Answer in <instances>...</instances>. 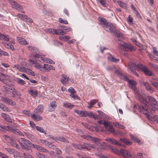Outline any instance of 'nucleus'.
Instances as JSON below:
<instances>
[{
    "label": "nucleus",
    "mask_w": 158,
    "mask_h": 158,
    "mask_svg": "<svg viewBox=\"0 0 158 158\" xmlns=\"http://www.w3.org/2000/svg\"><path fill=\"white\" fill-rule=\"evenodd\" d=\"M135 95L137 99L140 102L141 106L135 105L134 107H136L140 112L144 114L148 118L150 115L148 113L155 111L156 107L152 105L149 107L147 104L152 103L154 105L158 106V102L153 97L151 96L144 97L137 91L135 92Z\"/></svg>",
    "instance_id": "nucleus-1"
},
{
    "label": "nucleus",
    "mask_w": 158,
    "mask_h": 158,
    "mask_svg": "<svg viewBox=\"0 0 158 158\" xmlns=\"http://www.w3.org/2000/svg\"><path fill=\"white\" fill-rule=\"evenodd\" d=\"M57 28L58 29H50V34L59 35H63L65 34L67 32L71 31L72 30V29L71 27L63 25L59 26Z\"/></svg>",
    "instance_id": "nucleus-2"
},
{
    "label": "nucleus",
    "mask_w": 158,
    "mask_h": 158,
    "mask_svg": "<svg viewBox=\"0 0 158 158\" xmlns=\"http://www.w3.org/2000/svg\"><path fill=\"white\" fill-rule=\"evenodd\" d=\"M116 40L118 44V48L121 50L127 52H130L133 50H135L131 44L125 43L119 39H118Z\"/></svg>",
    "instance_id": "nucleus-3"
},
{
    "label": "nucleus",
    "mask_w": 158,
    "mask_h": 158,
    "mask_svg": "<svg viewBox=\"0 0 158 158\" xmlns=\"http://www.w3.org/2000/svg\"><path fill=\"white\" fill-rule=\"evenodd\" d=\"M98 20L99 22V24L102 26L107 31H112L114 26L112 24L109 23L106 19L101 17H98Z\"/></svg>",
    "instance_id": "nucleus-4"
},
{
    "label": "nucleus",
    "mask_w": 158,
    "mask_h": 158,
    "mask_svg": "<svg viewBox=\"0 0 158 158\" xmlns=\"http://www.w3.org/2000/svg\"><path fill=\"white\" fill-rule=\"evenodd\" d=\"M62 152L56 146L50 143V155L53 158H57V156L61 154Z\"/></svg>",
    "instance_id": "nucleus-5"
},
{
    "label": "nucleus",
    "mask_w": 158,
    "mask_h": 158,
    "mask_svg": "<svg viewBox=\"0 0 158 158\" xmlns=\"http://www.w3.org/2000/svg\"><path fill=\"white\" fill-rule=\"evenodd\" d=\"M21 140L22 142H23V143H20L22 148L29 152H32L31 148V143L30 141L24 138H21Z\"/></svg>",
    "instance_id": "nucleus-6"
},
{
    "label": "nucleus",
    "mask_w": 158,
    "mask_h": 158,
    "mask_svg": "<svg viewBox=\"0 0 158 158\" xmlns=\"http://www.w3.org/2000/svg\"><path fill=\"white\" fill-rule=\"evenodd\" d=\"M128 70L129 72H131L132 70L140 69L139 66L142 65L141 64H136L133 62L129 61L128 62Z\"/></svg>",
    "instance_id": "nucleus-7"
},
{
    "label": "nucleus",
    "mask_w": 158,
    "mask_h": 158,
    "mask_svg": "<svg viewBox=\"0 0 158 158\" xmlns=\"http://www.w3.org/2000/svg\"><path fill=\"white\" fill-rule=\"evenodd\" d=\"M139 67L140 69H141L145 74L149 76H152L153 75V73L152 72L150 71L143 64L140 65Z\"/></svg>",
    "instance_id": "nucleus-8"
},
{
    "label": "nucleus",
    "mask_w": 158,
    "mask_h": 158,
    "mask_svg": "<svg viewBox=\"0 0 158 158\" xmlns=\"http://www.w3.org/2000/svg\"><path fill=\"white\" fill-rule=\"evenodd\" d=\"M56 140L59 141L63 142H65L66 143H69V142L66 139L62 136L57 137H54V136L52 135H50V141L54 142Z\"/></svg>",
    "instance_id": "nucleus-9"
},
{
    "label": "nucleus",
    "mask_w": 158,
    "mask_h": 158,
    "mask_svg": "<svg viewBox=\"0 0 158 158\" xmlns=\"http://www.w3.org/2000/svg\"><path fill=\"white\" fill-rule=\"evenodd\" d=\"M119 155H121L125 158H132V156L130 153L129 152L126 150L120 149Z\"/></svg>",
    "instance_id": "nucleus-10"
},
{
    "label": "nucleus",
    "mask_w": 158,
    "mask_h": 158,
    "mask_svg": "<svg viewBox=\"0 0 158 158\" xmlns=\"http://www.w3.org/2000/svg\"><path fill=\"white\" fill-rule=\"evenodd\" d=\"M115 27L113 26V29L112 30V31H110L109 32H110V33H113L114 35H115L116 36L119 38H116L115 40H117L118 39H120V38H123V34L119 32L117 30H115L114 29Z\"/></svg>",
    "instance_id": "nucleus-11"
},
{
    "label": "nucleus",
    "mask_w": 158,
    "mask_h": 158,
    "mask_svg": "<svg viewBox=\"0 0 158 158\" xmlns=\"http://www.w3.org/2000/svg\"><path fill=\"white\" fill-rule=\"evenodd\" d=\"M81 147L82 148L81 150H87L89 151L91 148H94V147L90 143H83V144H81Z\"/></svg>",
    "instance_id": "nucleus-12"
},
{
    "label": "nucleus",
    "mask_w": 158,
    "mask_h": 158,
    "mask_svg": "<svg viewBox=\"0 0 158 158\" xmlns=\"http://www.w3.org/2000/svg\"><path fill=\"white\" fill-rule=\"evenodd\" d=\"M1 99L2 101L8 105L10 104L14 106H15L16 105L15 103V102L14 103L12 100L8 98L2 97L1 98Z\"/></svg>",
    "instance_id": "nucleus-13"
},
{
    "label": "nucleus",
    "mask_w": 158,
    "mask_h": 158,
    "mask_svg": "<svg viewBox=\"0 0 158 158\" xmlns=\"http://www.w3.org/2000/svg\"><path fill=\"white\" fill-rule=\"evenodd\" d=\"M3 88L6 89L5 90L3 91V92L6 93V91L10 92L12 93L13 97L14 98L15 97V95L14 94V90H15V89L13 87L10 88L6 85L3 86Z\"/></svg>",
    "instance_id": "nucleus-14"
},
{
    "label": "nucleus",
    "mask_w": 158,
    "mask_h": 158,
    "mask_svg": "<svg viewBox=\"0 0 158 158\" xmlns=\"http://www.w3.org/2000/svg\"><path fill=\"white\" fill-rule=\"evenodd\" d=\"M62 78L60 80L61 83L64 85H66L69 80V77L67 75L62 74L61 75Z\"/></svg>",
    "instance_id": "nucleus-15"
},
{
    "label": "nucleus",
    "mask_w": 158,
    "mask_h": 158,
    "mask_svg": "<svg viewBox=\"0 0 158 158\" xmlns=\"http://www.w3.org/2000/svg\"><path fill=\"white\" fill-rule=\"evenodd\" d=\"M128 83L129 87L134 90V91H135L137 89L136 87V82L132 80H131L129 81H128Z\"/></svg>",
    "instance_id": "nucleus-16"
},
{
    "label": "nucleus",
    "mask_w": 158,
    "mask_h": 158,
    "mask_svg": "<svg viewBox=\"0 0 158 158\" xmlns=\"http://www.w3.org/2000/svg\"><path fill=\"white\" fill-rule=\"evenodd\" d=\"M43 111V106L41 105H39L35 109L34 112L38 114H41Z\"/></svg>",
    "instance_id": "nucleus-17"
},
{
    "label": "nucleus",
    "mask_w": 158,
    "mask_h": 158,
    "mask_svg": "<svg viewBox=\"0 0 158 158\" xmlns=\"http://www.w3.org/2000/svg\"><path fill=\"white\" fill-rule=\"evenodd\" d=\"M1 116L6 121L10 123L12 122V119L8 114L5 113H2Z\"/></svg>",
    "instance_id": "nucleus-18"
},
{
    "label": "nucleus",
    "mask_w": 158,
    "mask_h": 158,
    "mask_svg": "<svg viewBox=\"0 0 158 158\" xmlns=\"http://www.w3.org/2000/svg\"><path fill=\"white\" fill-rule=\"evenodd\" d=\"M150 82L153 86L158 89V80L156 79L152 78L150 80Z\"/></svg>",
    "instance_id": "nucleus-19"
},
{
    "label": "nucleus",
    "mask_w": 158,
    "mask_h": 158,
    "mask_svg": "<svg viewBox=\"0 0 158 158\" xmlns=\"http://www.w3.org/2000/svg\"><path fill=\"white\" fill-rule=\"evenodd\" d=\"M143 85L145 87L146 89L148 91L151 92L153 91V88H152L147 82L143 83Z\"/></svg>",
    "instance_id": "nucleus-20"
},
{
    "label": "nucleus",
    "mask_w": 158,
    "mask_h": 158,
    "mask_svg": "<svg viewBox=\"0 0 158 158\" xmlns=\"http://www.w3.org/2000/svg\"><path fill=\"white\" fill-rule=\"evenodd\" d=\"M22 69H23L22 71H24L29 75L32 76H34L35 75L34 73L32 71L29 69L25 68L24 67V68H22Z\"/></svg>",
    "instance_id": "nucleus-21"
},
{
    "label": "nucleus",
    "mask_w": 158,
    "mask_h": 158,
    "mask_svg": "<svg viewBox=\"0 0 158 158\" xmlns=\"http://www.w3.org/2000/svg\"><path fill=\"white\" fill-rule=\"evenodd\" d=\"M56 104V102L54 101H53L50 103V111H53L55 110L57 106Z\"/></svg>",
    "instance_id": "nucleus-22"
},
{
    "label": "nucleus",
    "mask_w": 158,
    "mask_h": 158,
    "mask_svg": "<svg viewBox=\"0 0 158 158\" xmlns=\"http://www.w3.org/2000/svg\"><path fill=\"white\" fill-rule=\"evenodd\" d=\"M31 117L33 119L37 121H39L42 119V117L37 114H32Z\"/></svg>",
    "instance_id": "nucleus-23"
},
{
    "label": "nucleus",
    "mask_w": 158,
    "mask_h": 158,
    "mask_svg": "<svg viewBox=\"0 0 158 158\" xmlns=\"http://www.w3.org/2000/svg\"><path fill=\"white\" fill-rule=\"evenodd\" d=\"M131 139L134 141L135 142L139 143V144H140L142 143L141 142L140 139H139L136 136H134L132 135H131Z\"/></svg>",
    "instance_id": "nucleus-24"
},
{
    "label": "nucleus",
    "mask_w": 158,
    "mask_h": 158,
    "mask_svg": "<svg viewBox=\"0 0 158 158\" xmlns=\"http://www.w3.org/2000/svg\"><path fill=\"white\" fill-rule=\"evenodd\" d=\"M27 48H29V50L32 51V52L37 53V52H40L37 48L34 47H32L31 46H28Z\"/></svg>",
    "instance_id": "nucleus-25"
},
{
    "label": "nucleus",
    "mask_w": 158,
    "mask_h": 158,
    "mask_svg": "<svg viewBox=\"0 0 158 158\" xmlns=\"http://www.w3.org/2000/svg\"><path fill=\"white\" fill-rule=\"evenodd\" d=\"M97 102V100L96 99L90 100L89 105L88 107V108L89 109L91 108L93 106V105L95 104Z\"/></svg>",
    "instance_id": "nucleus-26"
},
{
    "label": "nucleus",
    "mask_w": 158,
    "mask_h": 158,
    "mask_svg": "<svg viewBox=\"0 0 158 158\" xmlns=\"http://www.w3.org/2000/svg\"><path fill=\"white\" fill-rule=\"evenodd\" d=\"M117 2L118 5L122 8L125 9L127 8V5L124 2L121 1H118Z\"/></svg>",
    "instance_id": "nucleus-27"
},
{
    "label": "nucleus",
    "mask_w": 158,
    "mask_h": 158,
    "mask_svg": "<svg viewBox=\"0 0 158 158\" xmlns=\"http://www.w3.org/2000/svg\"><path fill=\"white\" fill-rule=\"evenodd\" d=\"M28 93L33 97H36L37 95V91H34L32 90H28Z\"/></svg>",
    "instance_id": "nucleus-28"
},
{
    "label": "nucleus",
    "mask_w": 158,
    "mask_h": 158,
    "mask_svg": "<svg viewBox=\"0 0 158 158\" xmlns=\"http://www.w3.org/2000/svg\"><path fill=\"white\" fill-rule=\"evenodd\" d=\"M0 39L1 40H4L6 41H8L9 40V38L8 35H6L4 34L2 35L0 33Z\"/></svg>",
    "instance_id": "nucleus-29"
},
{
    "label": "nucleus",
    "mask_w": 158,
    "mask_h": 158,
    "mask_svg": "<svg viewBox=\"0 0 158 158\" xmlns=\"http://www.w3.org/2000/svg\"><path fill=\"white\" fill-rule=\"evenodd\" d=\"M98 2L100 3L104 7H106L107 6L106 0H97Z\"/></svg>",
    "instance_id": "nucleus-30"
},
{
    "label": "nucleus",
    "mask_w": 158,
    "mask_h": 158,
    "mask_svg": "<svg viewBox=\"0 0 158 158\" xmlns=\"http://www.w3.org/2000/svg\"><path fill=\"white\" fill-rule=\"evenodd\" d=\"M35 127L36 130L38 131L41 133H44L45 134H46V132L43 128L38 126H35Z\"/></svg>",
    "instance_id": "nucleus-31"
},
{
    "label": "nucleus",
    "mask_w": 158,
    "mask_h": 158,
    "mask_svg": "<svg viewBox=\"0 0 158 158\" xmlns=\"http://www.w3.org/2000/svg\"><path fill=\"white\" fill-rule=\"evenodd\" d=\"M120 140L121 142L128 145H131L132 144V142H130L128 139H120Z\"/></svg>",
    "instance_id": "nucleus-32"
},
{
    "label": "nucleus",
    "mask_w": 158,
    "mask_h": 158,
    "mask_svg": "<svg viewBox=\"0 0 158 158\" xmlns=\"http://www.w3.org/2000/svg\"><path fill=\"white\" fill-rule=\"evenodd\" d=\"M108 59L109 60L115 63L119 61V59H118L115 58L113 56L108 57Z\"/></svg>",
    "instance_id": "nucleus-33"
},
{
    "label": "nucleus",
    "mask_w": 158,
    "mask_h": 158,
    "mask_svg": "<svg viewBox=\"0 0 158 158\" xmlns=\"http://www.w3.org/2000/svg\"><path fill=\"white\" fill-rule=\"evenodd\" d=\"M59 38L61 40L67 41L68 40L70 39V37L69 36H60L59 37Z\"/></svg>",
    "instance_id": "nucleus-34"
},
{
    "label": "nucleus",
    "mask_w": 158,
    "mask_h": 158,
    "mask_svg": "<svg viewBox=\"0 0 158 158\" xmlns=\"http://www.w3.org/2000/svg\"><path fill=\"white\" fill-rule=\"evenodd\" d=\"M18 41L21 44L26 45L28 44V42L24 38H21Z\"/></svg>",
    "instance_id": "nucleus-35"
},
{
    "label": "nucleus",
    "mask_w": 158,
    "mask_h": 158,
    "mask_svg": "<svg viewBox=\"0 0 158 158\" xmlns=\"http://www.w3.org/2000/svg\"><path fill=\"white\" fill-rule=\"evenodd\" d=\"M16 81L18 84H21V85H24L26 84V82L23 79H20L19 78H17Z\"/></svg>",
    "instance_id": "nucleus-36"
},
{
    "label": "nucleus",
    "mask_w": 158,
    "mask_h": 158,
    "mask_svg": "<svg viewBox=\"0 0 158 158\" xmlns=\"http://www.w3.org/2000/svg\"><path fill=\"white\" fill-rule=\"evenodd\" d=\"M10 143L13 146L16 147L18 149L19 148V146L16 143L14 139H13L12 140H11Z\"/></svg>",
    "instance_id": "nucleus-37"
},
{
    "label": "nucleus",
    "mask_w": 158,
    "mask_h": 158,
    "mask_svg": "<svg viewBox=\"0 0 158 158\" xmlns=\"http://www.w3.org/2000/svg\"><path fill=\"white\" fill-rule=\"evenodd\" d=\"M63 105L65 107L68 108L70 109H72L74 106V105L71 104L69 103H67L65 102L64 103Z\"/></svg>",
    "instance_id": "nucleus-38"
},
{
    "label": "nucleus",
    "mask_w": 158,
    "mask_h": 158,
    "mask_svg": "<svg viewBox=\"0 0 158 158\" xmlns=\"http://www.w3.org/2000/svg\"><path fill=\"white\" fill-rule=\"evenodd\" d=\"M42 69L44 71H48L49 70V65L48 64H44L42 67Z\"/></svg>",
    "instance_id": "nucleus-39"
},
{
    "label": "nucleus",
    "mask_w": 158,
    "mask_h": 158,
    "mask_svg": "<svg viewBox=\"0 0 158 158\" xmlns=\"http://www.w3.org/2000/svg\"><path fill=\"white\" fill-rule=\"evenodd\" d=\"M127 20V22L129 24L131 25L133 24V19L132 17H131L130 15L128 16V19Z\"/></svg>",
    "instance_id": "nucleus-40"
},
{
    "label": "nucleus",
    "mask_w": 158,
    "mask_h": 158,
    "mask_svg": "<svg viewBox=\"0 0 158 158\" xmlns=\"http://www.w3.org/2000/svg\"><path fill=\"white\" fill-rule=\"evenodd\" d=\"M0 108L4 111H7L9 112L10 111L8 107H6L5 105L1 103H0Z\"/></svg>",
    "instance_id": "nucleus-41"
},
{
    "label": "nucleus",
    "mask_w": 158,
    "mask_h": 158,
    "mask_svg": "<svg viewBox=\"0 0 158 158\" xmlns=\"http://www.w3.org/2000/svg\"><path fill=\"white\" fill-rule=\"evenodd\" d=\"M107 130L110 132L114 133L115 132V129L113 127L112 125H110L107 128Z\"/></svg>",
    "instance_id": "nucleus-42"
},
{
    "label": "nucleus",
    "mask_w": 158,
    "mask_h": 158,
    "mask_svg": "<svg viewBox=\"0 0 158 158\" xmlns=\"http://www.w3.org/2000/svg\"><path fill=\"white\" fill-rule=\"evenodd\" d=\"M81 144L73 143L72 146L76 149H79L81 150Z\"/></svg>",
    "instance_id": "nucleus-43"
},
{
    "label": "nucleus",
    "mask_w": 158,
    "mask_h": 158,
    "mask_svg": "<svg viewBox=\"0 0 158 158\" xmlns=\"http://www.w3.org/2000/svg\"><path fill=\"white\" fill-rule=\"evenodd\" d=\"M36 149L39 151H42L44 152H47L46 149L40 145H38Z\"/></svg>",
    "instance_id": "nucleus-44"
},
{
    "label": "nucleus",
    "mask_w": 158,
    "mask_h": 158,
    "mask_svg": "<svg viewBox=\"0 0 158 158\" xmlns=\"http://www.w3.org/2000/svg\"><path fill=\"white\" fill-rule=\"evenodd\" d=\"M23 19L29 23H32L33 22V21L32 19L28 17L27 15H25L24 16V18Z\"/></svg>",
    "instance_id": "nucleus-45"
},
{
    "label": "nucleus",
    "mask_w": 158,
    "mask_h": 158,
    "mask_svg": "<svg viewBox=\"0 0 158 158\" xmlns=\"http://www.w3.org/2000/svg\"><path fill=\"white\" fill-rule=\"evenodd\" d=\"M149 65L156 72H158V66L157 65L152 64L149 63Z\"/></svg>",
    "instance_id": "nucleus-46"
},
{
    "label": "nucleus",
    "mask_w": 158,
    "mask_h": 158,
    "mask_svg": "<svg viewBox=\"0 0 158 158\" xmlns=\"http://www.w3.org/2000/svg\"><path fill=\"white\" fill-rule=\"evenodd\" d=\"M36 156L39 158H48L47 156L40 152L36 153Z\"/></svg>",
    "instance_id": "nucleus-47"
},
{
    "label": "nucleus",
    "mask_w": 158,
    "mask_h": 158,
    "mask_svg": "<svg viewBox=\"0 0 158 158\" xmlns=\"http://www.w3.org/2000/svg\"><path fill=\"white\" fill-rule=\"evenodd\" d=\"M0 131L3 133H6L7 131L6 126L0 125Z\"/></svg>",
    "instance_id": "nucleus-48"
},
{
    "label": "nucleus",
    "mask_w": 158,
    "mask_h": 158,
    "mask_svg": "<svg viewBox=\"0 0 158 158\" xmlns=\"http://www.w3.org/2000/svg\"><path fill=\"white\" fill-rule=\"evenodd\" d=\"M2 55L4 56H8L9 55V54L7 52L3 51L0 48V57H1Z\"/></svg>",
    "instance_id": "nucleus-49"
},
{
    "label": "nucleus",
    "mask_w": 158,
    "mask_h": 158,
    "mask_svg": "<svg viewBox=\"0 0 158 158\" xmlns=\"http://www.w3.org/2000/svg\"><path fill=\"white\" fill-rule=\"evenodd\" d=\"M25 135L29 139H33L34 136L32 134L27 132H24Z\"/></svg>",
    "instance_id": "nucleus-50"
},
{
    "label": "nucleus",
    "mask_w": 158,
    "mask_h": 158,
    "mask_svg": "<svg viewBox=\"0 0 158 158\" xmlns=\"http://www.w3.org/2000/svg\"><path fill=\"white\" fill-rule=\"evenodd\" d=\"M111 151L117 155H119L120 153V150H118L117 148H111Z\"/></svg>",
    "instance_id": "nucleus-51"
},
{
    "label": "nucleus",
    "mask_w": 158,
    "mask_h": 158,
    "mask_svg": "<svg viewBox=\"0 0 158 158\" xmlns=\"http://www.w3.org/2000/svg\"><path fill=\"white\" fill-rule=\"evenodd\" d=\"M87 111H80V116L81 117H86Z\"/></svg>",
    "instance_id": "nucleus-52"
},
{
    "label": "nucleus",
    "mask_w": 158,
    "mask_h": 158,
    "mask_svg": "<svg viewBox=\"0 0 158 158\" xmlns=\"http://www.w3.org/2000/svg\"><path fill=\"white\" fill-rule=\"evenodd\" d=\"M40 141L42 143L46 145H49V142L46 140H43L42 139H40Z\"/></svg>",
    "instance_id": "nucleus-53"
},
{
    "label": "nucleus",
    "mask_w": 158,
    "mask_h": 158,
    "mask_svg": "<svg viewBox=\"0 0 158 158\" xmlns=\"http://www.w3.org/2000/svg\"><path fill=\"white\" fill-rule=\"evenodd\" d=\"M59 22L62 23H64L65 24H68V22L66 20H63L61 18H59Z\"/></svg>",
    "instance_id": "nucleus-54"
},
{
    "label": "nucleus",
    "mask_w": 158,
    "mask_h": 158,
    "mask_svg": "<svg viewBox=\"0 0 158 158\" xmlns=\"http://www.w3.org/2000/svg\"><path fill=\"white\" fill-rule=\"evenodd\" d=\"M115 73L117 74L120 78L122 77L123 74L121 72L118 70L116 69L115 71Z\"/></svg>",
    "instance_id": "nucleus-55"
},
{
    "label": "nucleus",
    "mask_w": 158,
    "mask_h": 158,
    "mask_svg": "<svg viewBox=\"0 0 158 158\" xmlns=\"http://www.w3.org/2000/svg\"><path fill=\"white\" fill-rule=\"evenodd\" d=\"M81 138L84 139H86L87 140H89L91 138V136L89 135H85V134L83 135H81Z\"/></svg>",
    "instance_id": "nucleus-56"
},
{
    "label": "nucleus",
    "mask_w": 158,
    "mask_h": 158,
    "mask_svg": "<svg viewBox=\"0 0 158 158\" xmlns=\"http://www.w3.org/2000/svg\"><path fill=\"white\" fill-rule=\"evenodd\" d=\"M68 91L71 94H74L76 93V91L72 87H71L69 89Z\"/></svg>",
    "instance_id": "nucleus-57"
},
{
    "label": "nucleus",
    "mask_w": 158,
    "mask_h": 158,
    "mask_svg": "<svg viewBox=\"0 0 158 158\" xmlns=\"http://www.w3.org/2000/svg\"><path fill=\"white\" fill-rule=\"evenodd\" d=\"M13 133L20 135H23V133L22 132H20L19 130H17V129H15L14 131L13 132Z\"/></svg>",
    "instance_id": "nucleus-58"
},
{
    "label": "nucleus",
    "mask_w": 158,
    "mask_h": 158,
    "mask_svg": "<svg viewBox=\"0 0 158 158\" xmlns=\"http://www.w3.org/2000/svg\"><path fill=\"white\" fill-rule=\"evenodd\" d=\"M102 124L104 125L106 128H107L110 125V123L109 122L106 121L103 123Z\"/></svg>",
    "instance_id": "nucleus-59"
},
{
    "label": "nucleus",
    "mask_w": 158,
    "mask_h": 158,
    "mask_svg": "<svg viewBox=\"0 0 158 158\" xmlns=\"http://www.w3.org/2000/svg\"><path fill=\"white\" fill-rule=\"evenodd\" d=\"M5 137L4 138L6 139V140L8 142L10 143L11 142V140H12L13 139H11L10 137L7 135H4Z\"/></svg>",
    "instance_id": "nucleus-60"
},
{
    "label": "nucleus",
    "mask_w": 158,
    "mask_h": 158,
    "mask_svg": "<svg viewBox=\"0 0 158 158\" xmlns=\"http://www.w3.org/2000/svg\"><path fill=\"white\" fill-rule=\"evenodd\" d=\"M35 67L37 68L40 69V70H42V65H40V64L37 62L35 65Z\"/></svg>",
    "instance_id": "nucleus-61"
},
{
    "label": "nucleus",
    "mask_w": 158,
    "mask_h": 158,
    "mask_svg": "<svg viewBox=\"0 0 158 158\" xmlns=\"http://www.w3.org/2000/svg\"><path fill=\"white\" fill-rule=\"evenodd\" d=\"M114 139H110V138H107L106 139V140L107 141V142H108L110 143H112V144H114Z\"/></svg>",
    "instance_id": "nucleus-62"
},
{
    "label": "nucleus",
    "mask_w": 158,
    "mask_h": 158,
    "mask_svg": "<svg viewBox=\"0 0 158 158\" xmlns=\"http://www.w3.org/2000/svg\"><path fill=\"white\" fill-rule=\"evenodd\" d=\"M6 128L7 129V131H10L13 133L15 130V129H14L13 127L9 126H6Z\"/></svg>",
    "instance_id": "nucleus-63"
},
{
    "label": "nucleus",
    "mask_w": 158,
    "mask_h": 158,
    "mask_svg": "<svg viewBox=\"0 0 158 158\" xmlns=\"http://www.w3.org/2000/svg\"><path fill=\"white\" fill-rule=\"evenodd\" d=\"M23 155L24 156L25 158H34V157L32 156L31 155L26 153H23Z\"/></svg>",
    "instance_id": "nucleus-64"
}]
</instances>
